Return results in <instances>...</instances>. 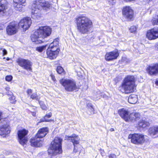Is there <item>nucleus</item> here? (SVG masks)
<instances>
[{"instance_id": "b1692460", "label": "nucleus", "mask_w": 158, "mask_h": 158, "mask_svg": "<svg viewBox=\"0 0 158 158\" xmlns=\"http://www.w3.org/2000/svg\"><path fill=\"white\" fill-rule=\"evenodd\" d=\"M60 83L64 87L65 89L69 90V80L63 78L60 80Z\"/></svg>"}, {"instance_id": "4be33fe9", "label": "nucleus", "mask_w": 158, "mask_h": 158, "mask_svg": "<svg viewBox=\"0 0 158 158\" xmlns=\"http://www.w3.org/2000/svg\"><path fill=\"white\" fill-rule=\"evenodd\" d=\"M140 114L137 113H131L128 117V121H135L140 117Z\"/></svg>"}, {"instance_id": "6e6552de", "label": "nucleus", "mask_w": 158, "mask_h": 158, "mask_svg": "<svg viewBox=\"0 0 158 158\" xmlns=\"http://www.w3.org/2000/svg\"><path fill=\"white\" fill-rule=\"evenodd\" d=\"M17 62L18 65L23 69L29 71L32 70V63L29 60L19 58L18 59Z\"/></svg>"}, {"instance_id": "49530a36", "label": "nucleus", "mask_w": 158, "mask_h": 158, "mask_svg": "<svg viewBox=\"0 0 158 158\" xmlns=\"http://www.w3.org/2000/svg\"><path fill=\"white\" fill-rule=\"evenodd\" d=\"M2 53H3V55L4 56L7 54V51L5 49H3L2 50Z\"/></svg>"}, {"instance_id": "e433bc0d", "label": "nucleus", "mask_w": 158, "mask_h": 158, "mask_svg": "<svg viewBox=\"0 0 158 158\" xmlns=\"http://www.w3.org/2000/svg\"><path fill=\"white\" fill-rule=\"evenodd\" d=\"M137 30V27L135 26H132L129 28L130 31L131 33L135 32Z\"/></svg>"}, {"instance_id": "4d7b16f0", "label": "nucleus", "mask_w": 158, "mask_h": 158, "mask_svg": "<svg viewBox=\"0 0 158 158\" xmlns=\"http://www.w3.org/2000/svg\"><path fill=\"white\" fill-rule=\"evenodd\" d=\"M6 60H10V58L8 57H7L6 58Z\"/></svg>"}, {"instance_id": "72a5a7b5", "label": "nucleus", "mask_w": 158, "mask_h": 158, "mask_svg": "<svg viewBox=\"0 0 158 158\" xmlns=\"http://www.w3.org/2000/svg\"><path fill=\"white\" fill-rule=\"evenodd\" d=\"M9 99L10 100V102L12 103H15L16 101V100H15V97L12 94H11L10 95V97L9 98Z\"/></svg>"}, {"instance_id": "aec40b11", "label": "nucleus", "mask_w": 158, "mask_h": 158, "mask_svg": "<svg viewBox=\"0 0 158 158\" xmlns=\"http://www.w3.org/2000/svg\"><path fill=\"white\" fill-rule=\"evenodd\" d=\"M48 129L47 127H44L40 129L36 134V137L39 138L45 136L48 133Z\"/></svg>"}, {"instance_id": "7c9ffc66", "label": "nucleus", "mask_w": 158, "mask_h": 158, "mask_svg": "<svg viewBox=\"0 0 158 158\" xmlns=\"http://www.w3.org/2000/svg\"><path fill=\"white\" fill-rule=\"evenodd\" d=\"M56 71L57 73L59 74H61L63 75L65 74V72L64 69L60 66H58L57 67Z\"/></svg>"}, {"instance_id": "393cba45", "label": "nucleus", "mask_w": 158, "mask_h": 158, "mask_svg": "<svg viewBox=\"0 0 158 158\" xmlns=\"http://www.w3.org/2000/svg\"><path fill=\"white\" fill-rule=\"evenodd\" d=\"M78 88L77 86L75 81L73 79H70V91H76Z\"/></svg>"}, {"instance_id": "412c9836", "label": "nucleus", "mask_w": 158, "mask_h": 158, "mask_svg": "<svg viewBox=\"0 0 158 158\" xmlns=\"http://www.w3.org/2000/svg\"><path fill=\"white\" fill-rule=\"evenodd\" d=\"M118 113L120 116L125 121H128V117H129V114L127 111L125 110L124 109H122L118 110Z\"/></svg>"}, {"instance_id": "a19ab883", "label": "nucleus", "mask_w": 158, "mask_h": 158, "mask_svg": "<svg viewBox=\"0 0 158 158\" xmlns=\"http://www.w3.org/2000/svg\"><path fill=\"white\" fill-rule=\"evenodd\" d=\"M52 113L51 112H50L49 113H48L47 114H46L45 116H44L45 118H49L51 117L52 116Z\"/></svg>"}, {"instance_id": "2f4dec72", "label": "nucleus", "mask_w": 158, "mask_h": 158, "mask_svg": "<svg viewBox=\"0 0 158 158\" xmlns=\"http://www.w3.org/2000/svg\"><path fill=\"white\" fill-rule=\"evenodd\" d=\"M152 22L153 25H158V15L153 17Z\"/></svg>"}, {"instance_id": "423d86ee", "label": "nucleus", "mask_w": 158, "mask_h": 158, "mask_svg": "<svg viewBox=\"0 0 158 158\" xmlns=\"http://www.w3.org/2000/svg\"><path fill=\"white\" fill-rule=\"evenodd\" d=\"M128 139H131V142L136 144H141L145 141L144 135L141 134H130L128 136Z\"/></svg>"}, {"instance_id": "6ab92c4d", "label": "nucleus", "mask_w": 158, "mask_h": 158, "mask_svg": "<svg viewBox=\"0 0 158 158\" xmlns=\"http://www.w3.org/2000/svg\"><path fill=\"white\" fill-rule=\"evenodd\" d=\"M150 135L153 138L158 137V126L150 127L148 130Z\"/></svg>"}, {"instance_id": "1a4fd4ad", "label": "nucleus", "mask_w": 158, "mask_h": 158, "mask_svg": "<svg viewBox=\"0 0 158 158\" xmlns=\"http://www.w3.org/2000/svg\"><path fill=\"white\" fill-rule=\"evenodd\" d=\"M18 29V24L16 22L10 23L6 27L7 34L10 35H14L17 32Z\"/></svg>"}, {"instance_id": "20e7f679", "label": "nucleus", "mask_w": 158, "mask_h": 158, "mask_svg": "<svg viewBox=\"0 0 158 158\" xmlns=\"http://www.w3.org/2000/svg\"><path fill=\"white\" fill-rule=\"evenodd\" d=\"M135 83V79L134 76H127L124 79L119 90L123 93H132L136 89Z\"/></svg>"}, {"instance_id": "cd10ccee", "label": "nucleus", "mask_w": 158, "mask_h": 158, "mask_svg": "<svg viewBox=\"0 0 158 158\" xmlns=\"http://www.w3.org/2000/svg\"><path fill=\"white\" fill-rule=\"evenodd\" d=\"M149 125V123L148 122L142 120L140 121L139 125V127L143 128L146 127L147 126Z\"/></svg>"}, {"instance_id": "864d4df0", "label": "nucleus", "mask_w": 158, "mask_h": 158, "mask_svg": "<svg viewBox=\"0 0 158 158\" xmlns=\"http://www.w3.org/2000/svg\"><path fill=\"white\" fill-rule=\"evenodd\" d=\"M110 130L112 131H114V129L113 128H111L110 129Z\"/></svg>"}, {"instance_id": "2eb2a0df", "label": "nucleus", "mask_w": 158, "mask_h": 158, "mask_svg": "<svg viewBox=\"0 0 158 158\" xmlns=\"http://www.w3.org/2000/svg\"><path fill=\"white\" fill-rule=\"evenodd\" d=\"M10 132V127L7 124H3L0 127V135L5 137Z\"/></svg>"}, {"instance_id": "9b49d317", "label": "nucleus", "mask_w": 158, "mask_h": 158, "mask_svg": "<svg viewBox=\"0 0 158 158\" xmlns=\"http://www.w3.org/2000/svg\"><path fill=\"white\" fill-rule=\"evenodd\" d=\"M32 23L31 19L29 17H26L21 19L19 24L18 26L22 28L26 31L30 27Z\"/></svg>"}, {"instance_id": "0eeeda50", "label": "nucleus", "mask_w": 158, "mask_h": 158, "mask_svg": "<svg viewBox=\"0 0 158 158\" xmlns=\"http://www.w3.org/2000/svg\"><path fill=\"white\" fill-rule=\"evenodd\" d=\"M60 50L59 47L49 46L47 50L46 53L48 58L51 59H53L56 58Z\"/></svg>"}, {"instance_id": "f257e3e1", "label": "nucleus", "mask_w": 158, "mask_h": 158, "mask_svg": "<svg viewBox=\"0 0 158 158\" xmlns=\"http://www.w3.org/2000/svg\"><path fill=\"white\" fill-rule=\"evenodd\" d=\"M50 3L47 1L41 2L39 0L34 2L31 7V15L32 18L38 20L42 17L40 13L41 9L42 8L46 11L48 10L51 7Z\"/></svg>"}, {"instance_id": "dca6fc26", "label": "nucleus", "mask_w": 158, "mask_h": 158, "mask_svg": "<svg viewBox=\"0 0 158 158\" xmlns=\"http://www.w3.org/2000/svg\"><path fill=\"white\" fill-rule=\"evenodd\" d=\"M148 73L151 75L158 74V64H154L149 66L147 69Z\"/></svg>"}, {"instance_id": "5fc2aeb1", "label": "nucleus", "mask_w": 158, "mask_h": 158, "mask_svg": "<svg viewBox=\"0 0 158 158\" xmlns=\"http://www.w3.org/2000/svg\"><path fill=\"white\" fill-rule=\"evenodd\" d=\"M77 75L78 76H79L80 77H81L82 76V75L81 74H80L77 73Z\"/></svg>"}, {"instance_id": "603ef678", "label": "nucleus", "mask_w": 158, "mask_h": 158, "mask_svg": "<svg viewBox=\"0 0 158 158\" xmlns=\"http://www.w3.org/2000/svg\"><path fill=\"white\" fill-rule=\"evenodd\" d=\"M156 48L158 49V44H156Z\"/></svg>"}, {"instance_id": "c85d7f7f", "label": "nucleus", "mask_w": 158, "mask_h": 158, "mask_svg": "<svg viewBox=\"0 0 158 158\" xmlns=\"http://www.w3.org/2000/svg\"><path fill=\"white\" fill-rule=\"evenodd\" d=\"M59 39L58 38L55 39L53 42L51 43L49 46H50L51 47H59Z\"/></svg>"}, {"instance_id": "a18cd8bd", "label": "nucleus", "mask_w": 158, "mask_h": 158, "mask_svg": "<svg viewBox=\"0 0 158 158\" xmlns=\"http://www.w3.org/2000/svg\"><path fill=\"white\" fill-rule=\"evenodd\" d=\"M27 93L28 95H30L32 93V90L30 89H28L27 91Z\"/></svg>"}, {"instance_id": "39448f33", "label": "nucleus", "mask_w": 158, "mask_h": 158, "mask_svg": "<svg viewBox=\"0 0 158 158\" xmlns=\"http://www.w3.org/2000/svg\"><path fill=\"white\" fill-rule=\"evenodd\" d=\"M62 141L61 138L55 137L54 141L52 142L50 148L48 150L49 155L50 156H55L57 154L61 153V142Z\"/></svg>"}, {"instance_id": "9d476101", "label": "nucleus", "mask_w": 158, "mask_h": 158, "mask_svg": "<svg viewBox=\"0 0 158 158\" xmlns=\"http://www.w3.org/2000/svg\"><path fill=\"white\" fill-rule=\"evenodd\" d=\"M28 133V131L23 129L19 130L18 132V135L20 143L24 146L26 144L27 139L26 136Z\"/></svg>"}, {"instance_id": "ddd939ff", "label": "nucleus", "mask_w": 158, "mask_h": 158, "mask_svg": "<svg viewBox=\"0 0 158 158\" xmlns=\"http://www.w3.org/2000/svg\"><path fill=\"white\" fill-rule=\"evenodd\" d=\"M123 16L128 20H131L133 17V12L130 6L124 7L122 11Z\"/></svg>"}, {"instance_id": "4c0bfd02", "label": "nucleus", "mask_w": 158, "mask_h": 158, "mask_svg": "<svg viewBox=\"0 0 158 158\" xmlns=\"http://www.w3.org/2000/svg\"><path fill=\"white\" fill-rule=\"evenodd\" d=\"M52 121V120L51 119H48L46 118H45L44 117L43 118H42L40 119V122H51Z\"/></svg>"}, {"instance_id": "58836bf2", "label": "nucleus", "mask_w": 158, "mask_h": 158, "mask_svg": "<svg viewBox=\"0 0 158 158\" xmlns=\"http://www.w3.org/2000/svg\"><path fill=\"white\" fill-rule=\"evenodd\" d=\"M12 76L10 75L7 76L6 77V80L8 81H10L12 80Z\"/></svg>"}, {"instance_id": "8fccbe9b", "label": "nucleus", "mask_w": 158, "mask_h": 158, "mask_svg": "<svg viewBox=\"0 0 158 158\" xmlns=\"http://www.w3.org/2000/svg\"><path fill=\"white\" fill-rule=\"evenodd\" d=\"M2 112L0 111V120L2 119Z\"/></svg>"}, {"instance_id": "f704fd0d", "label": "nucleus", "mask_w": 158, "mask_h": 158, "mask_svg": "<svg viewBox=\"0 0 158 158\" xmlns=\"http://www.w3.org/2000/svg\"><path fill=\"white\" fill-rule=\"evenodd\" d=\"M39 103L40 106L41 108L43 110H46L47 109V107L46 106L44 103L43 102L41 101H39Z\"/></svg>"}, {"instance_id": "79ce46f5", "label": "nucleus", "mask_w": 158, "mask_h": 158, "mask_svg": "<svg viewBox=\"0 0 158 158\" xmlns=\"http://www.w3.org/2000/svg\"><path fill=\"white\" fill-rule=\"evenodd\" d=\"M74 145V149H73V152H77L78 150V145Z\"/></svg>"}, {"instance_id": "f03ea898", "label": "nucleus", "mask_w": 158, "mask_h": 158, "mask_svg": "<svg viewBox=\"0 0 158 158\" xmlns=\"http://www.w3.org/2000/svg\"><path fill=\"white\" fill-rule=\"evenodd\" d=\"M51 32L52 29L49 26L40 27L31 35V40L36 44L41 43L44 41V39L49 36Z\"/></svg>"}, {"instance_id": "37998d69", "label": "nucleus", "mask_w": 158, "mask_h": 158, "mask_svg": "<svg viewBox=\"0 0 158 158\" xmlns=\"http://www.w3.org/2000/svg\"><path fill=\"white\" fill-rule=\"evenodd\" d=\"M153 0H143V2L145 4H148L150 2H151Z\"/></svg>"}, {"instance_id": "4468645a", "label": "nucleus", "mask_w": 158, "mask_h": 158, "mask_svg": "<svg viewBox=\"0 0 158 158\" xmlns=\"http://www.w3.org/2000/svg\"><path fill=\"white\" fill-rule=\"evenodd\" d=\"M13 6L17 11H23V6L26 4V0H13Z\"/></svg>"}, {"instance_id": "de8ad7c7", "label": "nucleus", "mask_w": 158, "mask_h": 158, "mask_svg": "<svg viewBox=\"0 0 158 158\" xmlns=\"http://www.w3.org/2000/svg\"><path fill=\"white\" fill-rule=\"evenodd\" d=\"M104 152L103 150H101V154L102 157H103L104 156Z\"/></svg>"}, {"instance_id": "7ed1b4c3", "label": "nucleus", "mask_w": 158, "mask_h": 158, "mask_svg": "<svg viewBox=\"0 0 158 158\" xmlns=\"http://www.w3.org/2000/svg\"><path fill=\"white\" fill-rule=\"evenodd\" d=\"M77 29L82 34H86L89 32L92 27L91 21L87 17L82 15L76 18Z\"/></svg>"}, {"instance_id": "a878e982", "label": "nucleus", "mask_w": 158, "mask_h": 158, "mask_svg": "<svg viewBox=\"0 0 158 158\" xmlns=\"http://www.w3.org/2000/svg\"><path fill=\"white\" fill-rule=\"evenodd\" d=\"M137 101V96L135 94L131 95L128 98V102L130 103L135 104L136 103Z\"/></svg>"}, {"instance_id": "f8f14e48", "label": "nucleus", "mask_w": 158, "mask_h": 158, "mask_svg": "<svg viewBox=\"0 0 158 158\" xmlns=\"http://www.w3.org/2000/svg\"><path fill=\"white\" fill-rule=\"evenodd\" d=\"M146 36L149 40H155L158 38V27H155L148 30Z\"/></svg>"}, {"instance_id": "c9c22d12", "label": "nucleus", "mask_w": 158, "mask_h": 158, "mask_svg": "<svg viewBox=\"0 0 158 158\" xmlns=\"http://www.w3.org/2000/svg\"><path fill=\"white\" fill-rule=\"evenodd\" d=\"M46 46L39 47L36 48V50L40 52H41L46 48Z\"/></svg>"}, {"instance_id": "473e14b6", "label": "nucleus", "mask_w": 158, "mask_h": 158, "mask_svg": "<svg viewBox=\"0 0 158 158\" xmlns=\"http://www.w3.org/2000/svg\"><path fill=\"white\" fill-rule=\"evenodd\" d=\"M31 98L33 99H35L38 102L40 101V98L39 97L36 93H33L31 95Z\"/></svg>"}, {"instance_id": "f3484780", "label": "nucleus", "mask_w": 158, "mask_h": 158, "mask_svg": "<svg viewBox=\"0 0 158 158\" xmlns=\"http://www.w3.org/2000/svg\"><path fill=\"white\" fill-rule=\"evenodd\" d=\"M119 55V53L117 51H113L107 53L105 58L106 60L110 61L117 59Z\"/></svg>"}, {"instance_id": "5701e85b", "label": "nucleus", "mask_w": 158, "mask_h": 158, "mask_svg": "<svg viewBox=\"0 0 158 158\" xmlns=\"http://www.w3.org/2000/svg\"><path fill=\"white\" fill-rule=\"evenodd\" d=\"M70 140L73 143V145H78L79 144L80 138L78 136L75 134H73L70 136Z\"/></svg>"}, {"instance_id": "09e8293b", "label": "nucleus", "mask_w": 158, "mask_h": 158, "mask_svg": "<svg viewBox=\"0 0 158 158\" xmlns=\"http://www.w3.org/2000/svg\"><path fill=\"white\" fill-rule=\"evenodd\" d=\"M3 25L0 23V30L3 29Z\"/></svg>"}, {"instance_id": "ea45409f", "label": "nucleus", "mask_w": 158, "mask_h": 158, "mask_svg": "<svg viewBox=\"0 0 158 158\" xmlns=\"http://www.w3.org/2000/svg\"><path fill=\"white\" fill-rule=\"evenodd\" d=\"M108 156L109 158H117L116 156L113 153L110 154Z\"/></svg>"}, {"instance_id": "a211bd4d", "label": "nucleus", "mask_w": 158, "mask_h": 158, "mask_svg": "<svg viewBox=\"0 0 158 158\" xmlns=\"http://www.w3.org/2000/svg\"><path fill=\"white\" fill-rule=\"evenodd\" d=\"M30 142L31 145L33 147H38L42 146L43 142L40 140V138L36 137L35 136L34 138L30 139Z\"/></svg>"}, {"instance_id": "c756f323", "label": "nucleus", "mask_w": 158, "mask_h": 158, "mask_svg": "<svg viewBox=\"0 0 158 158\" xmlns=\"http://www.w3.org/2000/svg\"><path fill=\"white\" fill-rule=\"evenodd\" d=\"M6 6L5 4L3 3V1L0 2V13H4L6 9Z\"/></svg>"}, {"instance_id": "6e6d98bb", "label": "nucleus", "mask_w": 158, "mask_h": 158, "mask_svg": "<svg viewBox=\"0 0 158 158\" xmlns=\"http://www.w3.org/2000/svg\"><path fill=\"white\" fill-rule=\"evenodd\" d=\"M156 83L157 85H158V80L156 81Z\"/></svg>"}, {"instance_id": "bb28decb", "label": "nucleus", "mask_w": 158, "mask_h": 158, "mask_svg": "<svg viewBox=\"0 0 158 158\" xmlns=\"http://www.w3.org/2000/svg\"><path fill=\"white\" fill-rule=\"evenodd\" d=\"M87 110L86 111L87 113L88 114L91 115L94 114V110L91 104H88L87 105Z\"/></svg>"}, {"instance_id": "c03bdc74", "label": "nucleus", "mask_w": 158, "mask_h": 158, "mask_svg": "<svg viewBox=\"0 0 158 158\" xmlns=\"http://www.w3.org/2000/svg\"><path fill=\"white\" fill-rule=\"evenodd\" d=\"M51 78V79H52L54 81H56V79H55V77L52 74H51L50 75Z\"/></svg>"}, {"instance_id": "3c124183", "label": "nucleus", "mask_w": 158, "mask_h": 158, "mask_svg": "<svg viewBox=\"0 0 158 158\" xmlns=\"http://www.w3.org/2000/svg\"><path fill=\"white\" fill-rule=\"evenodd\" d=\"M32 114L33 116H35L36 114V113L35 112H32Z\"/></svg>"}]
</instances>
